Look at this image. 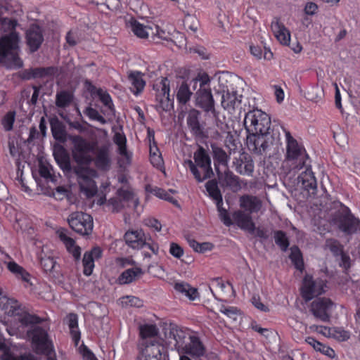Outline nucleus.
<instances>
[{
    "instance_id": "13d9d810",
    "label": "nucleus",
    "mask_w": 360,
    "mask_h": 360,
    "mask_svg": "<svg viewBox=\"0 0 360 360\" xmlns=\"http://www.w3.org/2000/svg\"><path fill=\"white\" fill-rule=\"evenodd\" d=\"M223 204H219L217 206V211L219 212V217L221 221L224 223L226 226H231L233 222V219L230 217L227 210L222 207Z\"/></svg>"
},
{
    "instance_id": "20e7f679",
    "label": "nucleus",
    "mask_w": 360,
    "mask_h": 360,
    "mask_svg": "<svg viewBox=\"0 0 360 360\" xmlns=\"http://www.w3.org/2000/svg\"><path fill=\"white\" fill-rule=\"evenodd\" d=\"M287 141L286 154L284 163L289 167V172H297L307 164L309 156L305 149L300 145L288 131H285Z\"/></svg>"
},
{
    "instance_id": "4c0bfd02",
    "label": "nucleus",
    "mask_w": 360,
    "mask_h": 360,
    "mask_svg": "<svg viewBox=\"0 0 360 360\" xmlns=\"http://www.w3.org/2000/svg\"><path fill=\"white\" fill-rule=\"evenodd\" d=\"M5 264L8 269L16 277L20 278L24 281L27 282L29 281L30 274L23 267L14 261L5 262Z\"/></svg>"
},
{
    "instance_id": "9d476101",
    "label": "nucleus",
    "mask_w": 360,
    "mask_h": 360,
    "mask_svg": "<svg viewBox=\"0 0 360 360\" xmlns=\"http://www.w3.org/2000/svg\"><path fill=\"white\" fill-rule=\"evenodd\" d=\"M70 227L81 236H89L94 228L92 217L82 212H75L68 218Z\"/></svg>"
},
{
    "instance_id": "6e6552de",
    "label": "nucleus",
    "mask_w": 360,
    "mask_h": 360,
    "mask_svg": "<svg viewBox=\"0 0 360 360\" xmlns=\"http://www.w3.org/2000/svg\"><path fill=\"white\" fill-rule=\"evenodd\" d=\"M165 338L168 344H174L175 349L181 354L183 347L191 336L188 328L180 327L176 324H169L164 328Z\"/></svg>"
},
{
    "instance_id": "79ce46f5",
    "label": "nucleus",
    "mask_w": 360,
    "mask_h": 360,
    "mask_svg": "<svg viewBox=\"0 0 360 360\" xmlns=\"http://www.w3.org/2000/svg\"><path fill=\"white\" fill-rule=\"evenodd\" d=\"M0 349L4 351L2 360H37V358L32 354L21 355L20 356H14L7 349L6 344L2 342H0Z\"/></svg>"
},
{
    "instance_id": "7c9ffc66",
    "label": "nucleus",
    "mask_w": 360,
    "mask_h": 360,
    "mask_svg": "<svg viewBox=\"0 0 360 360\" xmlns=\"http://www.w3.org/2000/svg\"><path fill=\"white\" fill-rule=\"evenodd\" d=\"M37 161L39 170L38 173L39 177L37 176V174L33 172V176L35 179V181L37 184V193L38 195L44 193V181H45V165L44 160L42 155L39 154L37 155Z\"/></svg>"
},
{
    "instance_id": "412c9836",
    "label": "nucleus",
    "mask_w": 360,
    "mask_h": 360,
    "mask_svg": "<svg viewBox=\"0 0 360 360\" xmlns=\"http://www.w3.org/2000/svg\"><path fill=\"white\" fill-rule=\"evenodd\" d=\"M239 205L245 212L252 214L258 212L261 210L262 202L257 196L243 195L239 198Z\"/></svg>"
},
{
    "instance_id": "b1692460",
    "label": "nucleus",
    "mask_w": 360,
    "mask_h": 360,
    "mask_svg": "<svg viewBox=\"0 0 360 360\" xmlns=\"http://www.w3.org/2000/svg\"><path fill=\"white\" fill-rule=\"evenodd\" d=\"M124 240L134 249H141L146 245V236L142 230L127 231L124 234Z\"/></svg>"
},
{
    "instance_id": "c03bdc74",
    "label": "nucleus",
    "mask_w": 360,
    "mask_h": 360,
    "mask_svg": "<svg viewBox=\"0 0 360 360\" xmlns=\"http://www.w3.org/2000/svg\"><path fill=\"white\" fill-rule=\"evenodd\" d=\"M290 259L295 265V268L302 271L304 268V262L301 252L297 246H292L290 248Z\"/></svg>"
},
{
    "instance_id": "72a5a7b5",
    "label": "nucleus",
    "mask_w": 360,
    "mask_h": 360,
    "mask_svg": "<svg viewBox=\"0 0 360 360\" xmlns=\"http://www.w3.org/2000/svg\"><path fill=\"white\" fill-rule=\"evenodd\" d=\"M205 188L209 196L215 202L216 205L223 204L222 194L216 179L209 180L205 184Z\"/></svg>"
},
{
    "instance_id": "f3484780",
    "label": "nucleus",
    "mask_w": 360,
    "mask_h": 360,
    "mask_svg": "<svg viewBox=\"0 0 360 360\" xmlns=\"http://www.w3.org/2000/svg\"><path fill=\"white\" fill-rule=\"evenodd\" d=\"M233 222L240 229L255 234V224L252 220L251 214L243 210H238L232 214Z\"/></svg>"
},
{
    "instance_id": "bf43d9fd",
    "label": "nucleus",
    "mask_w": 360,
    "mask_h": 360,
    "mask_svg": "<svg viewBox=\"0 0 360 360\" xmlns=\"http://www.w3.org/2000/svg\"><path fill=\"white\" fill-rule=\"evenodd\" d=\"M121 303L124 307H141L143 306V302L134 296H126L121 299Z\"/></svg>"
},
{
    "instance_id": "a878e982",
    "label": "nucleus",
    "mask_w": 360,
    "mask_h": 360,
    "mask_svg": "<svg viewBox=\"0 0 360 360\" xmlns=\"http://www.w3.org/2000/svg\"><path fill=\"white\" fill-rule=\"evenodd\" d=\"M95 165L101 169H108L110 165L109 156V146L103 145L96 148L95 151Z\"/></svg>"
},
{
    "instance_id": "5fc2aeb1",
    "label": "nucleus",
    "mask_w": 360,
    "mask_h": 360,
    "mask_svg": "<svg viewBox=\"0 0 360 360\" xmlns=\"http://www.w3.org/2000/svg\"><path fill=\"white\" fill-rule=\"evenodd\" d=\"M326 246L335 256H339L343 252V246L335 239H328L326 242Z\"/></svg>"
},
{
    "instance_id": "f8f14e48",
    "label": "nucleus",
    "mask_w": 360,
    "mask_h": 360,
    "mask_svg": "<svg viewBox=\"0 0 360 360\" xmlns=\"http://www.w3.org/2000/svg\"><path fill=\"white\" fill-rule=\"evenodd\" d=\"M72 155L78 164L88 165L92 160L90 155L94 150V146L80 136L72 137Z\"/></svg>"
},
{
    "instance_id": "473e14b6",
    "label": "nucleus",
    "mask_w": 360,
    "mask_h": 360,
    "mask_svg": "<svg viewBox=\"0 0 360 360\" xmlns=\"http://www.w3.org/2000/svg\"><path fill=\"white\" fill-rule=\"evenodd\" d=\"M113 141L118 146V153L125 159V163L129 164L131 162V155L127 150V139L124 134L116 132Z\"/></svg>"
},
{
    "instance_id": "c756f323",
    "label": "nucleus",
    "mask_w": 360,
    "mask_h": 360,
    "mask_svg": "<svg viewBox=\"0 0 360 360\" xmlns=\"http://www.w3.org/2000/svg\"><path fill=\"white\" fill-rule=\"evenodd\" d=\"M43 41L41 31L37 26H32L27 32V41L32 51H35Z\"/></svg>"
},
{
    "instance_id": "a19ab883",
    "label": "nucleus",
    "mask_w": 360,
    "mask_h": 360,
    "mask_svg": "<svg viewBox=\"0 0 360 360\" xmlns=\"http://www.w3.org/2000/svg\"><path fill=\"white\" fill-rule=\"evenodd\" d=\"M50 124L53 137L60 141L65 140V130L63 125L58 120L51 119Z\"/></svg>"
},
{
    "instance_id": "c9c22d12",
    "label": "nucleus",
    "mask_w": 360,
    "mask_h": 360,
    "mask_svg": "<svg viewBox=\"0 0 360 360\" xmlns=\"http://www.w3.org/2000/svg\"><path fill=\"white\" fill-rule=\"evenodd\" d=\"M305 342L311 345L316 351L320 352L330 358H333L335 356V351L332 348L322 344L312 337H307L305 339Z\"/></svg>"
},
{
    "instance_id": "6e6d98bb",
    "label": "nucleus",
    "mask_w": 360,
    "mask_h": 360,
    "mask_svg": "<svg viewBox=\"0 0 360 360\" xmlns=\"http://www.w3.org/2000/svg\"><path fill=\"white\" fill-rule=\"evenodd\" d=\"M82 262L84 266V274L86 276H90L92 274L93 269L94 267V259L91 257V256H90V255L85 252L83 257Z\"/></svg>"
},
{
    "instance_id": "0eeeda50",
    "label": "nucleus",
    "mask_w": 360,
    "mask_h": 360,
    "mask_svg": "<svg viewBox=\"0 0 360 360\" xmlns=\"http://www.w3.org/2000/svg\"><path fill=\"white\" fill-rule=\"evenodd\" d=\"M75 173L77 177L80 191L87 198L94 196L98 191L97 186L94 181V178L97 176L96 172L89 167L77 166L75 168Z\"/></svg>"
},
{
    "instance_id": "37998d69",
    "label": "nucleus",
    "mask_w": 360,
    "mask_h": 360,
    "mask_svg": "<svg viewBox=\"0 0 360 360\" xmlns=\"http://www.w3.org/2000/svg\"><path fill=\"white\" fill-rule=\"evenodd\" d=\"M155 100L158 102L156 108L163 111H168L172 106L169 99V93L165 94L164 91L162 94H155Z\"/></svg>"
},
{
    "instance_id": "052dcab7",
    "label": "nucleus",
    "mask_w": 360,
    "mask_h": 360,
    "mask_svg": "<svg viewBox=\"0 0 360 360\" xmlns=\"http://www.w3.org/2000/svg\"><path fill=\"white\" fill-rule=\"evenodd\" d=\"M153 89L156 91L155 94H162L164 91L168 94L169 93V81L167 77H163L160 82L154 84Z\"/></svg>"
},
{
    "instance_id": "774afa93",
    "label": "nucleus",
    "mask_w": 360,
    "mask_h": 360,
    "mask_svg": "<svg viewBox=\"0 0 360 360\" xmlns=\"http://www.w3.org/2000/svg\"><path fill=\"white\" fill-rule=\"evenodd\" d=\"M307 95L308 99L317 102L321 98L323 91L317 86L313 87L310 91H308Z\"/></svg>"
},
{
    "instance_id": "8fccbe9b",
    "label": "nucleus",
    "mask_w": 360,
    "mask_h": 360,
    "mask_svg": "<svg viewBox=\"0 0 360 360\" xmlns=\"http://www.w3.org/2000/svg\"><path fill=\"white\" fill-rule=\"evenodd\" d=\"M210 79L209 76L205 74L202 75H198L196 78L193 79L190 82V85H192L193 89L195 90L198 84L200 85V89L210 88Z\"/></svg>"
},
{
    "instance_id": "c85d7f7f",
    "label": "nucleus",
    "mask_w": 360,
    "mask_h": 360,
    "mask_svg": "<svg viewBox=\"0 0 360 360\" xmlns=\"http://www.w3.org/2000/svg\"><path fill=\"white\" fill-rule=\"evenodd\" d=\"M128 80L131 84L130 90L134 95L137 96L144 89L146 82L143 79V75L138 71L130 72L128 75Z\"/></svg>"
},
{
    "instance_id": "393cba45",
    "label": "nucleus",
    "mask_w": 360,
    "mask_h": 360,
    "mask_svg": "<svg viewBox=\"0 0 360 360\" xmlns=\"http://www.w3.org/2000/svg\"><path fill=\"white\" fill-rule=\"evenodd\" d=\"M67 233L68 231L65 229H60L57 231L58 236L64 243L67 250L77 260L81 255V248L75 244L73 238L68 236Z\"/></svg>"
},
{
    "instance_id": "bb28decb",
    "label": "nucleus",
    "mask_w": 360,
    "mask_h": 360,
    "mask_svg": "<svg viewBox=\"0 0 360 360\" xmlns=\"http://www.w3.org/2000/svg\"><path fill=\"white\" fill-rule=\"evenodd\" d=\"M210 146L214 159L215 170L217 171V167L219 168V165L228 167L231 155L227 153L222 148L219 147L216 143H212Z\"/></svg>"
},
{
    "instance_id": "49530a36",
    "label": "nucleus",
    "mask_w": 360,
    "mask_h": 360,
    "mask_svg": "<svg viewBox=\"0 0 360 360\" xmlns=\"http://www.w3.org/2000/svg\"><path fill=\"white\" fill-rule=\"evenodd\" d=\"M274 238L275 243L280 248V249L285 252L290 245L288 238L285 233L283 231H275L274 232Z\"/></svg>"
},
{
    "instance_id": "423d86ee",
    "label": "nucleus",
    "mask_w": 360,
    "mask_h": 360,
    "mask_svg": "<svg viewBox=\"0 0 360 360\" xmlns=\"http://www.w3.org/2000/svg\"><path fill=\"white\" fill-rule=\"evenodd\" d=\"M278 137L271 131L250 134L247 136V146L257 155H264L276 144Z\"/></svg>"
},
{
    "instance_id": "6ab92c4d",
    "label": "nucleus",
    "mask_w": 360,
    "mask_h": 360,
    "mask_svg": "<svg viewBox=\"0 0 360 360\" xmlns=\"http://www.w3.org/2000/svg\"><path fill=\"white\" fill-rule=\"evenodd\" d=\"M200 112L195 109H191L188 111L186 117L187 125L191 134L196 138H203L205 136V128L200 123Z\"/></svg>"
},
{
    "instance_id": "e2e57ef3",
    "label": "nucleus",
    "mask_w": 360,
    "mask_h": 360,
    "mask_svg": "<svg viewBox=\"0 0 360 360\" xmlns=\"http://www.w3.org/2000/svg\"><path fill=\"white\" fill-rule=\"evenodd\" d=\"M331 336L338 340L345 341L349 338L350 334L348 331H346L342 328H333Z\"/></svg>"
},
{
    "instance_id": "f03ea898",
    "label": "nucleus",
    "mask_w": 360,
    "mask_h": 360,
    "mask_svg": "<svg viewBox=\"0 0 360 360\" xmlns=\"http://www.w3.org/2000/svg\"><path fill=\"white\" fill-rule=\"evenodd\" d=\"M19 321L27 328L26 335L32 350L39 354L45 353V328L44 320L33 314H23Z\"/></svg>"
},
{
    "instance_id": "1a4fd4ad",
    "label": "nucleus",
    "mask_w": 360,
    "mask_h": 360,
    "mask_svg": "<svg viewBox=\"0 0 360 360\" xmlns=\"http://www.w3.org/2000/svg\"><path fill=\"white\" fill-rule=\"evenodd\" d=\"M332 221L340 230L347 234L356 232L360 222L351 214L349 208L345 206L335 212Z\"/></svg>"
},
{
    "instance_id": "cd10ccee",
    "label": "nucleus",
    "mask_w": 360,
    "mask_h": 360,
    "mask_svg": "<svg viewBox=\"0 0 360 360\" xmlns=\"http://www.w3.org/2000/svg\"><path fill=\"white\" fill-rule=\"evenodd\" d=\"M271 28L274 36L281 44L287 45L289 43L290 39V33L278 20L276 19L271 22Z\"/></svg>"
},
{
    "instance_id": "58836bf2",
    "label": "nucleus",
    "mask_w": 360,
    "mask_h": 360,
    "mask_svg": "<svg viewBox=\"0 0 360 360\" xmlns=\"http://www.w3.org/2000/svg\"><path fill=\"white\" fill-rule=\"evenodd\" d=\"M53 155L56 161L64 170L71 169L70 158L63 148H56L53 151Z\"/></svg>"
},
{
    "instance_id": "4be33fe9",
    "label": "nucleus",
    "mask_w": 360,
    "mask_h": 360,
    "mask_svg": "<svg viewBox=\"0 0 360 360\" xmlns=\"http://www.w3.org/2000/svg\"><path fill=\"white\" fill-rule=\"evenodd\" d=\"M0 306L8 315L18 316V320L23 314H30L29 313L22 311L18 301L12 298H8L7 297H1Z\"/></svg>"
},
{
    "instance_id": "ddd939ff",
    "label": "nucleus",
    "mask_w": 360,
    "mask_h": 360,
    "mask_svg": "<svg viewBox=\"0 0 360 360\" xmlns=\"http://www.w3.org/2000/svg\"><path fill=\"white\" fill-rule=\"evenodd\" d=\"M181 354H188L195 360H208L207 349L200 338L192 335L181 351Z\"/></svg>"
},
{
    "instance_id": "ea45409f",
    "label": "nucleus",
    "mask_w": 360,
    "mask_h": 360,
    "mask_svg": "<svg viewBox=\"0 0 360 360\" xmlns=\"http://www.w3.org/2000/svg\"><path fill=\"white\" fill-rule=\"evenodd\" d=\"M51 266L49 269L50 276L56 283H60L62 281L63 275L60 273V265L53 257H49L46 258V267Z\"/></svg>"
},
{
    "instance_id": "39448f33",
    "label": "nucleus",
    "mask_w": 360,
    "mask_h": 360,
    "mask_svg": "<svg viewBox=\"0 0 360 360\" xmlns=\"http://www.w3.org/2000/svg\"><path fill=\"white\" fill-rule=\"evenodd\" d=\"M244 127L248 134L268 132L270 131L271 120L265 112L254 108L245 113Z\"/></svg>"
},
{
    "instance_id": "9b49d317",
    "label": "nucleus",
    "mask_w": 360,
    "mask_h": 360,
    "mask_svg": "<svg viewBox=\"0 0 360 360\" xmlns=\"http://www.w3.org/2000/svg\"><path fill=\"white\" fill-rule=\"evenodd\" d=\"M167 350L159 341L146 340L143 343L139 360H167Z\"/></svg>"
},
{
    "instance_id": "f257e3e1",
    "label": "nucleus",
    "mask_w": 360,
    "mask_h": 360,
    "mask_svg": "<svg viewBox=\"0 0 360 360\" xmlns=\"http://www.w3.org/2000/svg\"><path fill=\"white\" fill-rule=\"evenodd\" d=\"M16 25L15 20L0 18V62L8 58L18 67H21L22 62L15 53L19 41L18 34L15 31Z\"/></svg>"
},
{
    "instance_id": "4468645a",
    "label": "nucleus",
    "mask_w": 360,
    "mask_h": 360,
    "mask_svg": "<svg viewBox=\"0 0 360 360\" xmlns=\"http://www.w3.org/2000/svg\"><path fill=\"white\" fill-rule=\"evenodd\" d=\"M325 282L321 279L314 280L312 276L307 275L303 280L302 296L306 302L311 300L324 292Z\"/></svg>"
},
{
    "instance_id": "603ef678",
    "label": "nucleus",
    "mask_w": 360,
    "mask_h": 360,
    "mask_svg": "<svg viewBox=\"0 0 360 360\" xmlns=\"http://www.w3.org/2000/svg\"><path fill=\"white\" fill-rule=\"evenodd\" d=\"M184 25L186 30H190L193 33H195L199 27V21L196 17L188 15L184 20Z\"/></svg>"
},
{
    "instance_id": "2eb2a0df",
    "label": "nucleus",
    "mask_w": 360,
    "mask_h": 360,
    "mask_svg": "<svg viewBox=\"0 0 360 360\" xmlns=\"http://www.w3.org/2000/svg\"><path fill=\"white\" fill-rule=\"evenodd\" d=\"M333 307V303L330 299L318 298L311 302L310 311L316 319L328 322L330 320V314Z\"/></svg>"
},
{
    "instance_id": "7ed1b4c3",
    "label": "nucleus",
    "mask_w": 360,
    "mask_h": 360,
    "mask_svg": "<svg viewBox=\"0 0 360 360\" xmlns=\"http://www.w3.org/2000/svg\"><path fill=\"white\" fill-rule=\"evenodd\" d=\"M194 162L191 160L184 161V165L188 166L198 182H202L214 176L211 167V158L207 150L199 146L193 154Z\"/></svg>"
},
{
    "instance_id": "680f3d73",
    "label": "nucleus",
    "mask_w": 360,
    "mask_h": 360,
    "mask_svg": "<svg viewBox=\"0 0 360 360\" xmlns=\"http://www.w3.org/2000/svg\"><path fill=\"white\" fill-rule=\"evenodd\" d=\"M84 112L91 120H97L101 124H105L106 122L105 118L101 116L96 109L87 107Z\"/></svg>"
},
{
    "instance_id": "2f4dec72",
    "label": "nucleus",
    "mask_w": 360,
    "mask_h": 360,
    "mask_svg": "<svg viewBox=\"0 0 360 360\" xmlns=\"http://www.w3.org/2000/svg\"><path fill=\"white\" fill-rule=\"evenodd\" d=\"M65 321L69 327L71 337L75 342V345H77L81 337L80 331L78 327L77 315L74 313L69 314L67 315Z\"/></svg>"
},
{
    "instance_id": "de8ad7c7",
    "label": "nucleus",
    "mask_w": 360,
    "mask_h": 360,
    "mask_svg": "<svg viewBox=\"0 0 360 360\" xmlns=\"http://www.w3.org/2000/svg\"><path fill=\"white\" fill-rule=\"evenodd\" d=\"M140 335L143 339L154 338L158 334V328L153 324H145L139 327Z\"/></svg>"
},
{
    "instance_id": "a211bd4d",
    "label": "nucleus",
    "mask_w": 360,
    "mask_h": 360,
    "mask_svg": "<svg viewBox=\"0 0 360 360\" xmlns=\"http://www.w3.org/2000/svg\"><path fill=\"white\" fill-rule=\"evenodd\" d=\"M217 174L219 182L222 187H227L233 192H237L240 190L241 184L240 178L228 168L224 172H221L219 171V169L217 167Z\"/></svg>"
},
{
    "instance_id": "09e8293b",
    "label": "nucleus",
    "mask_w": 360,
    "mask_h": 360,
    "mask_svg": "<svg viewBox=\"0 0 360 360\" xmlns=\"http://www.w3.org/2000/svg\"><path fill=\"white\" fill-rule=\"evenodd\" d=\"M236 170L240 174L251 176L254 171V163L252 160H247L245 162L241 161L236 167Z\"/></svg>"
},
{
    "instance_id": "69168bd1",
    "label": "nucleus",
    "mask_w": 360,
    "mask_h": 360,
    "mask_svg": "<svg viewBox=\"0 0 360 360\" xmlns=\"http://www.w3.org/2000/svg\"><path fill=\"white\" fill-rule=\"evenodd\" d=\"M15 120V115L12 112H8L2 120L3 126L6 131H11Z\"/></svg>"
},
{
    "instance_id": "f704fd0d",
    "label": "nucleus",
    "mask_w": 360,
    "mask_h": 360,
    "mask_svg": "<svg viewBox=\"0 0 360 360\" xmlns=\"http://www.w3.org/2000/svg\"><path fill=\"white\" fill-rule=\"evenodd\" d=\"M143 274L142 269L139 267L131 268L125 270L119 277V281L121 284H128Z\"/></svg>"
},
{
    "instance_id": "338daca9",
    "label": "nucleus",
    "mask_w": 360,
    "mask_h": 360,
    "mask_svg": "<svg viewBox=\"0 0 360 360\" xmlns=\"http://www.w3.org/2000/svg\"><path fill=\"white\" fill-rule=\"evenodd\" d=\"M169 253L176 259H180L184 255L183 248L176 243H171L169 248Z\"/></svg>"
},
{
    "instance_id": "e433bc0d",
    "label": "nucleus",
    "mask_w": 360,
    "mask_h": 360,
    "mask_svg": "<svg viewBox=\"0 0 360 360\" xmlns=\"http://www.w3.org/2000/svg\"><path fill=\"white\" fill-rule=\"evenodd\" d=\"M238 101L236 91H223L221 95V106L229 111L235 109V105Z\"/></svg>"
},
{
    "instance_id": "4d7b16f0",
    "label": "nucleus",
    "mask_w": 360,
    "mask_h": 360,
    "mask_svg": "<svg viewBox=\"0 0 360 360\" xmlns=\"http://www.w3.org/2000/svg\"><path fill=\"white\" fill-rule=\"evenodd\" d=\"M224 143L226 147L229 150V155L236 153V151L238 149V143L237 139H236V136L233 134H232L231 132H229L226 136Z\"/></svg>"
},
{
    "instance_id": "5701e85b",
    "label": "nucleus",
    "mask_w": 360,
    "mask_h": 360,
    "mask_svg": "<svg viewBox=\"0 0 360 360\" xmlns=\"http://www.w3.org/2000/svg\"><path fill=\"white\" fill-rule=\"evenodd\" d=\"M131 29L136 36L141 39H146L150 34L158 35L160 38H164L162 36V34L165 33L164 31L160 30L159 32L158 26L155 27L156 30V32H155L151 27L144 25L136 20H133L131 22Z\"/></svg>"
},
{
    "instance_id": "aec40b11",
    "label": "nucleus",
    "mask_w": 360,
    "mask_h": 360,
    "mask_svg": "<svg viewBox=\"0 0 360 360\" xmlns=\"http://www.w3.org/2000/svg\"><path fill=\"white\" fill-rule=\"evenodd\" d=\"M303 168H304V171L302 172L297 178L298 184H301L304 190L314 194L316 191L317 182L311 165L307 163Z\"/></svg>"
},
{
    "instance_id": "864d4df0",
    "label": "nucleus",
    "mask_w": 360,
    "mask_h": 360,
    "mask_svg": "<svg viewBox=\"0 0 360 360\" xmlns=\"http://www.w3.org/2000/svg\"><path fill=\"white\" fill-rule=\"evenodd\" d=\"M219 311L233 321H236L240 316V311L234 307H225L222 305Z\"/></svg>"
},
{
    "instance_id": "dca6fc26",
    "label": "nucleus",
    "mask_w": 360,
    "mask_h": 360,
    "mask_svg": "<svg viewBox=\"0 0 360 360\" xmlns=\"http://www.w3.org/2000/svg\"><path fill=\"white\" fill-rule=\"evenodd\" d=\"M195 105L206 112L215 114L214 100L211 89H199L195 93Z\"/></svg>"
},
{
    "instance_id": "a18cd8bd",
    "label": "nucleus",
    "mask_w": 360,
    "mask_h": 360,
    "mask_svg": "<svg viewBox=\"0 0 360 360\" xmlns=\"http://www.w3.org/2000/svg\"><path fill=\"white\" fill-rule=\"evenodd\" d=\"M191 95L192 92L190 90L188 85L185 82H182L179 86L176 94V98L178 101L181 104H186L190 100Z\"/></svg>"
},
{
    "instance_id": "3c124183",
    "label": "nucleus",
    "mask_w": 360,
    "mask_h": 360,
    "mask_svg": "<svg viewBox=\"0 0 360 360\" xmlns=\"http://www.w3.org/2000/svg\"><path fill=\"white\" fill-rule=\"evenodd\" d=\"M72 100V95L65 91L58 93L56 95V105L58 107L64 108L70 105Z\"/></svg>"
},
{
    "instance_id": "0e129e2a",
    "label": "nucleus",
    "mask_w": 360,
    "mask_h": 360,
    "mask_svg": "<svg viewBox=\"0 0 360 360\" xmlns=\"http://www.w3.org/2000/svg\"><path fill=\"white\" fill-rule=\"evenodd\" d=\"M97 94L101 100V101L103 103V105L108 107L109 109L112 110V102L110 95L103 91L102 89H98L97 91Z\"/></svg>"
}]
</instances>
